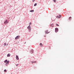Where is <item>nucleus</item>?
<instances>
[{"label": "nucleus", "instance_id": "obj_1", "mask_svg": "<svg viewBox=\"0 0 74 74\" xmlns=\"http://www.w3.org/2000/svg\"><path fill=\"white\" fill-rule=\"evenodd\" d=\"M27 28L29 29V32H30V31H31V27H30V25L28 26Z\"/></svg>", "mask_w": 74, "mask_h": 74}, {"label": "nucleus", "instance_id": "obj_2", "mask_svg": "<svg viewBox=\"0 0 74 74\" xmlns=\"http://www.w3.org/2000/svg\"><path fill=\"white\" fill-rule=\"evenodd\" d=\"M4 63H6V64H8L9 63V61H7V60H6L4 61Z\"/></svg>", "mask_w": 74, "mask_h": 74}, {"label": "nucleus", "instance_id": "obj_3", "mask_svg": "<svg viewBox=\"0 0 74 74\" xmlns=\"http://www.w3.org/2000/svg\"><path fill=\"white\" fill-rule=\"evenodd\" d=\"M19 37H20V36H17L15 38V40H17V39H18V38H19Z\"/></svg>", "mask_w": 74, "mask_h": 74}, {"label": "nucleus", "instance_id": "obj_4", "mask_svg": "<svg viewBox=\"0 0 74 74\" xmlns=\"http://www.w3.org/2000/svg\"><path fill=\"white\" fill-rule=\"evenodd\" d=\"M49 33V32H48V30H46L45 31V34H48Z\"/></svg>", "mask_w": 74, "mask_h": 74}, {"label": "nucleus", "instance_id": "obj_5", "mask_svg": "<svg viewBox=\"0 0 74 74\" xmlns=\"http://www.w3.org/2000/svg\"><path fill=\"white\" fill-rule=\"evenodd\" d=\"M55 32H56V33H57V32H58V28H55Z\"/></svg>", "mask_w": 74, "mask_h": 74}, {"label": "nucleus", "instance_id": "obj_6", "mask_svg": "<svg viewBox=\"0 0 74 74\" xmlns=\"http://www.w3.org/2000/svg\"><path fill=\"white\" fill-rule=\"evenodd\" d=\"M8 22V21H7V20H5V21L4 22V24H7V23Z\"/></svg>", "mask_w": 74, "mask_h": 74}, {"label": "nucleus", "instance_id": "obj_7", "mask_svg": "<svg viewBox=\"0 0 74 74\" xmlns=\"http://www.w3.org/2000/svg\"><path fill=\"white\" fill-rule=\"evenodd\" d=\"M16 58L17 60H19V58L18 57V56H16Z\"/></svg>", "mask_w": 74, "mask_h": 74}, {"label": "nucleus", "instance_id": "obj_8", "mask_svg": "<svg viewBox=\"0 0 74 74\" xmlns=\"http://www.w3.org/2000/svg\"><path fill=\"white\" fill-rule=\"evenodd\" d=\"M50 26L51 27H53V26H54L53 24H51L50 25Z\"/></svg>", "mask_w": 74, "mask_h": 74}, {"label": "nucleus", "instance_id": "obj_9", "mask_svg": "<svg viewBox=\"0 0 74 74\" xmlns=\"http://www.w3.org/2000/svg\"><path fill=\"white\" fill-rule=\"evenodd\" d=\"M34 51H33V50L32 49H31V53H33Z\"/></svg>", "mask_w": 74, "mask_h": 74}, {"label": "nucleus", "instance_id": "obj_10", "mask_svg": "<svg viewBox=\"0 0 74 74\" xmlns=\"http://www.w3.org/2000/svg\"><path fill=\"white\" fill-rule=\"evenodd\" d=\"M36 62H36V61H32V62H31V63L32 64H33V63H36Z\"/></svg>", "mask_w": 74, "mask_h": 74}, {"label": "nucleus", "instance_id": "obj_11", "mask_svg": "<svg viewBox=\"0 0 74 74\" xmlns=\"http://www.w3.org/2000/svg\"><path fill=\"white\" fill-rule=\"evenodd\" d=\"M7 56L8 57H10V54H8L7 55Z\"/></svg>", "mask_w": 74, "mask_h": 74}, {"label": "nucleus", "instance_id": "obj_12", "mask_svg": "<svg viewBox=\"0 0 74 74\" xmlns=\"http://www.w3.org/2000/svg\"><path fill=\"white\" fill-rule=\"evenodd\" d=\"M40 46H41V47H42V43H40Z\"/></svg>", "mask_w": 74, "mask_h": 74}, {"label": "nucleus", "instance_id": "obj_13", "mask_svg": "<svg viewBox=\"0 0 74 74\" xmlns=\"http://www.w3.org/2000/svg\"><path fill=\"white\" fill-rule=\"evenodd\" d=\"M61 15H59V17L60 18H61Z\"/></svg>", "mask_w": 74, "mask_h": 74}, {"label": "nucleus", "instance_id": "obj_14", "mask_svg": "<svg viewBox=\"0 0 74 74\" xmlns=\"http://www.w3.org/2000/svg\"><path fill=\"white\" fill-rule=\"evenodd\" d=\"M30 12H34V10H31L30 11Z\"/></svg>", "mask_w": 74, "mask_h": 74}, {"label": "nucleus", "instance_id": "obj_15", "mask_svg": "<svg viewBox=\"0 0 74 74\" xmlns=\"http://www.w3.org/2000/svg\"><path fill=\"white\" fill-rule=\"evenodd\" d=\"M56 18H59V16H56Z\"/></svg>", "mask_w": 74, "mask_h": 74}, {"label": "nucleus", "instance_id": "obj_16", "mask_svg": "<svg viewBox=\"0 0 74 74\" xmlns=\"http://www.w3.org/2000/svg\"><path fill=\"white\" fill-rule=\"evenodd\" d=\"M53 1H54V3H56V0H53Z\"/></svg>", "mask_w": 74, "mask_h": 74}, {"label": "nucleus", "instance_id": "obj_17", "mask_svg": "<svg viewBox=\"0 0 74 74\" xmlns=\"http://www.w3.org/2000/svg\"><path fill=\"white\" fill-rule=\"evenodd\" d=\"M56 25L57 26H59V25L58 24H56Z\"/></svg>", "mask_w": 74, "mask_h": 74}, {"label": "nucleus", "instance_id": "obj_18", "mask_svg": "<svg viewBox=\"0 0 74 74\" xmlns=\"http://www.w3.org/2000/svg\"><path fill=\"white\" fill-rule=\"evenodd\" d=\"M36 5H37V3H35L34 5V6H36Z\"/></svg>", "mask_w": 74, "mask_h": 74}, {"label": "nucleus", "instance_id": "obj_19", "mask_svg": "<svg viewBox=\"0 0 74 74\" xmlns=\"http://www.w3.org/2000/svg\"><path fill=\"white\" fill-rule=\"evenodd\" d=\"M4 71L5 72H7V70H6V69L4 70Z\"/></svg>", "mask_w": 74, "mask_h": 74}, {"label": "nucleus", "instance_id": "obj_20", "mask_svg": "<svg viewBox=\"0 0 74 74\" xmlns=\"http://www.w3.org/2000/svg\"><path fill=\"white\" fill-rule=\"evenodd\" d=\"M69 19H71V17H70L69 18Z\"/></svg>", "mask_w": 74, "mask_h": 74}, {"label": "nucleus", "instance_id": "obj_21", "mask_svg": "<svg viewBox=\"0 0 74 74\" xmlns=\"http://www.w3.org/2000/svg\"><path fill=\"white\" fill-rule=\"evenodd\" d=\"M4 45H7V44L6 43H5L4 44Z\"/></svg>", "mask_w": 74, "mask_h": 74}, {"label": "nucleus", "instance_id": "obj_22", "mask_svg": "<svg viewBox=\"0 0 74 74\" xmlns=\"http://www.w3.org/2000/svg\"><path fill=\"white\" fill-rule=\"evenodd\" d=\"M32 25V23H29V25Z\"/></svg>", "mask_w": 74, "mask_h": 74}, {"label": "nucleus", "instance_id": "obj_23", "mask_svg": "<svg viewBox=\"0 0 74 74\" xmlns=\"http://www.w3.org/2000/svg\"><path fill=\"white\" fill-rule=\"evenodd\" d=\"M34 1H35V0H33L32 1H33V2H34Z\"/></svg>", "mask_w": 74, "mask_h": 74}, {"label": "nucleus", "instance_id": "obj_24", "mask_svg": "<svg viewBox=\"0 0 74 74\" xmlns=\"http://www.w3.org/2000/svg\"><path fill=\"white\" fill-rule=\"evenodd\" d=\"M18 64H16V66H18Z\"/></svg>", "mask_w": 74, "mask_h": 74}]
</instances>
